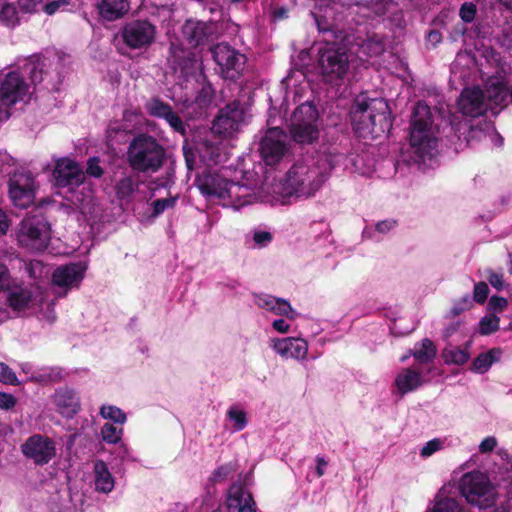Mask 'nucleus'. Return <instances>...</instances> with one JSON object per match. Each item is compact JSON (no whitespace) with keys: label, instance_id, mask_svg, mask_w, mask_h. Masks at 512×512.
I'll return each mask as SVG.
<instances>
[{"label":"nucleus","instance_id":"nucleus-12","mask_svg":"<svg viewBox=\"0 0 512 512\" xmlns=\"http://www.w3.org/2000/svg\"><path fill=\"white\" fill-rule=\"evenodd\" d=\"M287 150V134L278 127L269 128L260 141L259 151L266 165L278 164Z\"/></svg>","mask_w":512,"mask_h":512},{"label":"nucleus","instance_id":"nucleus-52","mask_svg":"<svg viewBox=\"0 0 512 512\" xmlns=\"http://www.w3.org/2000/svg\"><path fill=\"white\" fill-rule=\"evenodd\" d=\"M84 173L90 177L101 178L104 174V169L100 166V159L98 157H90Z\"/></svg>","mask_w":512,"mask_h":512},{"label":"nucleus","instance_id":"nucleus-36","mask_svg":"<svg viewBox=\"0 0 512 512\" xmlns=\"http://www.w3.org/2000/svg\"><path fill=\"white\" fill-rule=\"evenodd\" d=\"M469 343L466 344V347L462 348L459 346H451L447 347L442 351V357L446 364H455V365H463L465 364L469 358L470 354L468 352Z\"/></svg>","mask_w":512,"mask_h":512},{"label":"nucleus","instance_id":"nucleus-26","mask_svg":"<svg viewBox=\"0 0 512 512\" xmlns=\"http://www.w3.org/2000/svg\"><path fill=\"white\" fill-rule=\"evenodd\" d=\"M422 384V374L411 368L403 369L395 379V385L401 395L417 390Z\"/></svg>","mask_w":512,"mask_h":512},{"label":"nucleus","instance_id":"nucleus-48","mask_svg":"<svg viewBox=\"0 0 512 512\" xmlns=\"http://www.w3.org/2000/svg\"><path fill=\"white\" fill-rule=\"evenodd\" d=\"M170 125L173 131L180 133L181 135L186 134V127L181 117L171 109L166 117L163 118Z\"/></svg>","mask_w":512,"mask_h":512},{"label":"nucleus","instance_id":"nucleus-18","mask_svg":"<svg viewBox=\"0 0 512 512\" xmlns=\"http://www.w3.org/2000/svg\"><path fill=\"white\" fill-rule=\"evenodd\" d=\"M457 104L463 115L472 118L482 116L487 110L485 94L483 90L477 86L464 88L458 98Z\"/></svg>","mask_w":512,"mask_h":512},{"label":"nucleus","instance_id":"nucleus-4","mask_svg":"<svg viewBox=\"0 0 512 512\" xmlns=\"http://www.w3.org/2000/svg\"><path fill=\"white\" fill-rule=\"evenodd\" d=\"M348 52L344 41L320 44L317 53V67L326 83L338 84L344 79L350 66Z\"/></svg>","mask_w":512,"mask_h":512},{"label":"nucleus","instance_id":"nucleus-1","mask_svg":"<svg viewBox=\"0 0 512 512\" xmlns=\"http://www.w3.org/2000/svg\"><path fill=\"white\" fill-rule=\"evenodd\" d=\"M350 121L355 134L360 138L376 139L389 133L393 127V116L386 100L358 95L350 110Z\"/></svg>","mask_w":512,"mask_h":512},{"label":"nucleus","instance_id":"nucleus-14","mask_svg":"<svg viewBox=\"0 0 512 512\" xmlns=\"http://www.w3.org/2000/svg\"><path fill=\"white\" fill-rule=\"evenodd\" d=\"M181 33L190 47H204L214 41L216 26L212 21L189 18L183 23Z\"/></svg>","mask_w":512,"mask_h":512},{"label":"nucleus","instance_id":"nucleus-19","mask_svg":"<svg viewBox=\"0 0 512 512\" xmlns=\"http://www.w3.org/2000/svg\"><path fill=\"white\" fill-rule=\"evenodd\" d=\"M56 411L64 418L72 419L80 410L81 402L78 393L68 386L58 387L52 395Z\"/></svg>","mask_w":512,"mask_h":512},{"label":"nucleus","instance_id":"nucleus-11","mask_svg":"<svg viewBox=\"0 0 512 512\" xmlns=\"http://www.w3.org/2000/svg\"><path fill=\"white\" fill-rule=\"evenodd\" d=\"M123 43L131 49L149 47L156 38V26L148 20L135 19L121 29Z\"/></svg>","mask_w":512,"mask_h":512},{"label":"nucleus","instance_id":"nucleus-46","mask_svg":"<svg viewBox=\"0 0 512 512\" xmlns=\"http://www.w3.org/2000/svg\"><path fill=\"white\" fill-rule=\"evenodd\" d=\"M176 204V198L169 197V198H161L156 199L151 203L152 206V212L151 217H158L161 215L166 209L173 208Z\"/></svg>","mask_w":512,"mask_h":512},{"label":"nucleus","instance_id":"nucleus-31","mask_svg":"<svg viewBox=\"0 0 512 512\" xmlns=\"http://www.w3.org/2000/svg\"><path fill=\"white\" fill-rule=\"evenodd\" d=\"M95 488L99 492L108 493L114 488V479L103 460L94 463Z\"/></svg>","mask_w":512,"mask_h":512},{"label":"nucleus","instance_id":"nucleus-35","mask_svg":"<svg viewBox=\"0 0 512 512\" xmlns=\"http://www.w3.org/2000/svg\"><path fill=\"white\" fill-rule=\"evenodd\" d=\"M322 180L319 179L318 173L316 170H310L308 168V172L306 175L301 178L300 190L298 197L308 198L313 196L316 191L321 187Z\"/></svg>","mask_w":512,"mask_h":512},{"label":"nucleus","instance_id":"nucleus-24","mask_svg":"<svg viewBox=\"0 0 512 512\" xmlns=\"http://www.w3.org/2000/svg\"><path fill=\"white\" fill-rule=\"evenodd\" d=\"M274 350L283 357L301 359L307 354V342L301 338H284L274 342Z\"/></svg>","mask_w":512,"mask_h":512},{"label":"nucleus","instance_id":"nucleus-56","mask_svg":"<svg viewBox=\"0 0 512 512\" xmlns=\"http://www.w3.org/2000/svg\"><path fill=\"white\" fill-rule=\"evenodd\" d=\"M0 381L11 385L18 383L16 374L8 365L4 363H0Z\"/></svg>","mask_w":512,"mask_h":512},{"label":"nucleus","instance_id":"nucleus-29","mask_svg":"<svg viewBox=\"0 0 512 512\" xmlns=\"http://www.w3.org/2000/svg\"><path fill=\"white\" fill-rule=\"evenodd\" d=\"M139 186L138 175H124L114 185L115 196L120 201H130Z\"/></svg>","mask_w":512,"mask_h":512},{"label":"nucleus","instance_id":"nucleus-63","mask_svg":"<svg viewBox=\"0 0 512 512\" xmlns=\"http://www.w3.org/2000/svg\"><path fill=\"white\" fill-rule=\"evenodd\" d=\"M271 17L274 22L286 20L289 18V10L285 6H276L271 11Z\"/></svg>","mask_w":512,"mask_h":512},{"label":"nucleus","instance_id":"nucleus-34","mask_svg":"<svg viewBox=\"0 0 512 512\" xmlns=\"http://www.w3.org/2000/svg\"><path fill=\"white\" fill-rule=\"evenodd\" d=\"M501 355L500 349H490L487 352L480 353L472 362L471 370L476 373L483 374L489 370L494 362Z\"/></svg>","mask_w":512,"mask_h":512},{"label":"nucleus","instance_id":"nucleus-55","mask_svg":"<svg viewBox=\"0 0 512 512\" xmlns=\"http://www.w3.org/2000/svg\"><path fill=\"white\" fill-rule=\"evenodd\" d=\"M489 287L485 282H478L474 286L473 299L479 304H483L488 297Z\"/></svg>","mask_w":512,"mask_h":512},{"label":"nucleus","instance_id":"nucleus-61","mask_svg":"<svg viewBox=\"0 0 512 512\" xmlns=\"http://www.w3.org/2000/svg\"><path fill=\"white\" fill-rule=\"evenodd\" d=\"M507 305V299L500 296H492L488 303L489 309L497 312H502L507 307Z\"/></svg>","mask_w":512,"mask_h":512},{"label":"nucleus","instance_id":"nucleus-60","mask_svg":"<svg viewBox=\"0 0 512 512\" xmlns=\"http://www.w3.org/2000/svg\"><path fill=\"white\" fill-rule=\"evenodd\" d=\"M256 304L258 307L271 312L273 305L277 304V297L272 295H259L256 298Z\"/></svg>","mask_w":512,"mask_h":512},{"label":"nucleus","instance_id":"nucleus-40","mask_svg":"<svg viewBox=\"0 0 512 512\" xmlns=\"http://www.w3.org/2000/svg\"><path fill=\"white\" fill-rule=\"evenodd\" d=\"M44 66L40 59L30 60L24 65V70L29 75L33 85L40 84L43 81Z\"/></svg>","mask_w":512,"mask_h":512},{"label":"nucleus","instance_id":"nucleus-22","mask_svg":"<svg viewBox=\"0 0 512 512\" xmlns=\"http://www.w3.org/2000/svg\"><path fill=\"white\" fill-rule=\"evenodd\" d=\"M170 51L171 54L168 61L174 72H179L181 75L186 76L194 71L196 64V55L194 52L174 45L170 47Z\"/></svg>","mask_w":512,"mask_h":512},{"label":"nucleus","instance_id":"nucleus-25","mask_svg":"<svg viewBox=\"0 0 512 512\" xmlns=\"http://www.w3.org/2000/svg\"><path fill=\"white\" fill-rule=\"evenodd\" d=\"M255 198V194L249 186L233 181H230L227 194H225V200H228L236 210L253 203Z\"/></svg>","mask_w":512,"mask_h":512},{"label":"nucleus","instance_id":"nucleus-23","mask_svg":"<svg viewBox=\"0 0 512 512\" xmlns=\"http://www.w3.org/2000/svg\"><path fill=\"white\" fill-rule=\"evenodd\" d=\"M33 300L32 290L22 283L13 282L7 290V305L17 312L25 311Z\"/></svg>","mask_w":512,"mask_h":512},{"label":"nucleus","instance_id":"nucleus-28","mask_svg":"<svg viewBox=\"0 0 512 512\" xmlns=\"http://www.w3.org/2000/svg\"><path fill=\"white\" fill-rule=\"evenodd\" d=\"M129 4L127 0H102L98 4L100 16L107 21L120 19L127 13Z\"/></svg>","mask_w":512,"mask_h":512},{"label":"nucleus","instance_id":"nucleus-9","mask_svg":"<svg viewBox=\"0 0 512 512\" xmlns=\"http://www.w3.org/2000/svg\"><path fill=\"white\" fill-rule=\"evenodd\" d=\"M459 491L471 504H478L480 507H487L492 504L487 497L491 491L490 481L480 471L465 473L459 481Z\"/></svg>","mask_w":512,"mask_h":512},{"label":"nucleus","instance_id":"nucleus-42","mask_svg":"<svg viewBox=\"0 0 512 512\" xmlns=\"http://www.w3.org/2000/svg\"><path fill=\"white\" fill-rule=\"evenodd\" d=\"M100 414L105 419H110L117 424H123L126 421V414L118 407L112 405H103Z\"/></svg>","mask_w":512,"mask_h":512},{"label":"nucleus","instance_id":"nucleus-44","mask_svg":"<svg viewBox=\"0 0 512 512\" xmlns=\"http://www.w3.org/2000/svg\"><path fill=\"white\" fill-rule=\"evenodd\" d=\"M215 95L214 88L211 83L205 82L201 89L198 91L195 101L196 103L202 107L211 103Z\"/></svg>","mask_w":512,"mask_h":512},{"label":"nucleus","instance_id":"nucleus-10","mask_svg":"<svg viewBox=\"0 0 512 512\" xmlns=\"http://www.w3.org/2000/svg\"><path fill=\"white\" fill-rule=\"evenodd\" d=\"M9 198L14 206L26 209L35 199V178L30 171L18 170L8 180Z\"/></svg>","mask_w":512,"mask_h":512},{"label":"nucleus","instance_id":"nucleus-43","mask_svg":"<svg viewBox=\"0 0 512 512\" xmlns=\"http://www.w3.org/2000/svg\"><path fill=\"white\" fill-rule=\"evenodd\" d=\"M103 441L109 444H116L121 440L122 429L110 423H105L101 429Z\"/></svg>","mask_w":512,"mask_h":512},{"label":"nucleus","instance_id":"nucleus-53","mask_svg":"<svg viewBox=\"0 0 512 512\" xmlns=\"http://www.w3.org/2000/svg\"><path fill=\"white\" fill-rule=\"evenodd\" d=\"M476 13V5L472 2H465L460 7L459 16L463 22L470 23L474 20Z\"/></svg>","mask_w":512,"mask_h":512},{"label":"nucleus","instance_id":"nucleus-7","mask_svg":"<svg viewBox=\"0 0 512 512\" xmlns=\"http://www.w3.org/2000/svg\"><path fill=\"white\" fill-rule=\"evenodd\" d=\"M28 85L20 73L11 71L0 83V122L10 117V108L25 99Z\"/></svg>","mask_w":512,"mask_h":512},{"label":"nucleus","instance_id":"nucleus-16","mask_svg":"<svg viewBox=\"0 0 512 512\" xmlns=\"http://www.w3.org/2000/svg\"><path fill=\"white\" fill-rule=\"evenodd\" d=\"M21 449L22 453L37 465L47 464L56 455L54 441L40 434L30 436Z\"/></svg>","mask_w":512,"mask_h":512},{"label":"nucleus","instance_id":"nucleus-3","mask_svg":"<svg viewBox=\"0 0 512 512\" xmlns=\"http://www.w3.org/2000/svg\"><path fill=\"white\" fill-rule=\"evenodd\" d=\"M126 155L132 171L153 174L163 167L166 149L153 135L140 132L130 140Z\"/></svg>","mask_w":512,"mask_h":512},{"label":"nucleus","instance_id":"nucleus-30","mask_svg":"<svg viewBox=\"0 0 512 512\" xmlns=\"http://www.w3.org/2000/svg\"><path fill=\"white\" fill-rule=\"evenodd\" d=\"M289 133L291 139L300 145L313 144L319 138L318 126L289 124Z\"/></svg>","mask_w":512,"mask_h":512},{"label":"nucleus","instance_id":"nucleus-8","mask_svg":"<svg viewBox=\"0 0 512 512\" xmlns=\"http://www.w3.org/2000/svg\"><path fill=\"white\" fill-rule=\"evenodd\" d=\"M211 52L225 80L236 82L242 77L247 61L244 54L228 44H217Z\"/></svg>","mask_w":512,"mask_h":512},{"label":"nucleus","instance_id":"nucleus-39","mask_svg":"<svg viewBox=\"0 0 512 512\" xmlns=\"http://www.w3.org/2000/svg\"><path fill=\"white\" fill-rule=\"evenodd\" d=\"M508 88L501 82L491 84L487 89V98L497 106H506Z\"/></svg>","mask_w":512,"mask_h":512},{"label":"nucleus","instance_id":"nucleus-59","mask_svg":"<svg viewBox=\"0 0 512 512\" xmlns=\"http://www.w3.org/2000/svg\"><path fill=\"white\" fill-rule=\"evenodd\" d=\"M442 447V441L440 439H432L428 441L421 449L420 455L424 458L433 455L435 452L440 450Z\"/></svg>","mask_w":512,"mask_h":512},{"label":"nucleus","instance_id":"nucleus-64","mask_svg":"<svg viewBox=\"0 0 512 512\" xmlns=\"http://www.w3.org/2000/svg\"><path fill=\"white\" fill-rule=\"evenodd\" d=\"M16 405V398L9 393L0 392V408L10 410Z\"/></svg>","mask_w":512,"mask_h":512},{"label":"nucleus","instance_id":"nucleus-5","mask_svg":"<svg viewBox=\"0 0 512 512\" xmlns=\"http://www.w3.org/2000/svg\"><path fill=\"white\" fill-rule=\"evenodd\" d=\"M16 239L22 248L43 252L51 241V225L44 215L27 216L18 224Z\"/></svg>","mask_w":512,"mask_h":512},{"label":"nucleus","instance_id":"nucleus-49","mask_svg":"<svg viewBox=\"0 0 512 512\" xmlns=\"http://www.w3.org/2000/svg\"><path fill=\"white\" fill-rule=\"evenodd\" d=\"M271 312L279 316H286L287 318L294 319V310L292 306L283 298H277V304L273 305Z\"/></svg>","mask_w":512,"mask_h":512},{"label":"nucleus","instance_id":"nucleus-45","mask_svg":"<svg viewBox=\"0 0 512 512\" xmlns=\"http://www.w3.org/2000/svg\"><path fill=\"white\" fill-rule=\"evenodd\" d=\"M433 512H464L458 502L453 498H443L437 501Z\"/></svg>","mask_w":512,"mask_h":512},{"label":"nucleus","instance_id":"nucleus-32","mask_svg":"<svg viewBox=\"0 0 512 512\" xmlns=\"http://www.w3.org/2000/svg\"><path fill=\"white\" fill-rule=\"evenodd\" d=\"M437 349L433 341L424 338L421 342H417L413 349L409 350L416 361L420 364H428L436 357Z\"/></svg>","mask_w":512,"mask_h":512},{"label":"nucleus","instance_id":"nucleus-47","mask_svg":"<svg viewBox=\"0 0 512 512\" xmlns=\"http://www.w3.org/2000/svg\"><path fill=\"white\" fill-rule=\"evenodd\" d=\"M170 125L173 131L180 133L181 135L186 134V127L181 117L171 109L166 117L163 118Z\"/></svg>","mask_w":512,"mask_h":512},{"label":"nucleus","instance_id":"nucleus-54","mask_svg":"<svg viewBox=\"0 0 512 512\" xmlns=\"http://www.w3.org/2000/svg\"><path fill=\"white\" fill-rule=\"evenodd\" d=\"M70 4V0H47L44 6V12L53 15L58 11H64Z\"/></svg>","mask_w":512,"mask_h":512},{"label":"nucleus","instance_id":"nucleus-21","mask_svg":"<svg viewBox=\"0 0 512 512\" xmlns=\"http://www.w3.org/2000/svg\"><path fill=\"white\" fill-rule=\"evenodd\" d=\"M226 505L229 511L257 512L253 494L242 484L233 483L227 492Z\"/></svg>","mask_w":512,"mask_h":512},{"label":"nucleus","instance_id":"nucleus-13","mask_svg":"<svg viewBox=\"0 0 512 512\" xmlns=\"http://www.w3.org/2000/svg\"><path fill=\"white\" fill-rule=\"evenodd\" d=\"M245 112L239 100H233L219 110L213 121L212 130L219 135L229 136L237 132L244 121Z\"/></svg>","mask_w":512,"mask_h":512},{"label":"nucleus","instance_id":"nucleus-50","mask_svg":"<svg viewBox=\"0 0 512 512\" xmlns=\"http://www.w3.org/2000/svg\"><path fill=\"white\" fill-rule=\"evenodd\" d=\"M202 156L211 163L217 164L221 160V153L218 146L205 142L202 149Z\"/></svg>","mask_w":512,"mask_h":512},{"label":"nucleus","instance_id":"nucleus-37","mask_svg":"<svg viewBox=\"0 0 512 512\" xmlns=\"http://www.w3.org/2000/svg\"><path fill=\"white\" fill-rule=\"evenodd\" d=\"M0 22L6 26L18 24V10L14 3L0 0Z\"/></svg>","mask_w":512,"mask_h":512},{"label":"nucleus","instance_id":"nucleus-20","mask_svg":"<svg viewBox=\"0 0 512 512\" xmlns=\"http://www.w3.org/2000/svg\"><path fill=\"white\" fill-rule=\"evenodd\" d=\"M196 185L200 192L205 196H214L219 199L225 200V194L230 181L222 177L216 172L204 169L195 180Z\"/></svg>","mask_w":512,"mask_h":512},{"label":"nucleus","instance_id":"nucleus-51","mask_svg":"<svg viewBox=\"0 0 512 512\" xmlns=\"http://www.w3.org/2000/svg\"><path fill=\"white\" fill-rule=\"evenodd\" d=\"M230 420L235 422L234 427L236 430H242L247 424L246 413L242 410L230 408L227 412Z\"/></svg>","mask_w":512,"mask_h":512},{"label":"nucleus","instance_id":"nucleus-27","mask_svg":"<svg viewBox=\"0 0 512 512\" xmlns=\"http://www.w3.org/2000/svg\"><path fill=\"white\" fill-rule=\"evenodd\" d=\"M318 118L319 114L316 106L313 103L305 102L297 106L294 110L290 119V124L297 126H318Z\"/></svg>","mask_w":512,"mask_h":512},{"label":"nucleus","instance_id":"nucleus-57","mask_svg":"<svg viewBox=\"0 0 512 512\" xmlns=\"http://www.w3.org/2000/svg\"><path fill=\"white\" fill-rule=\"evenodd\" d=\"M13 282L14 280L10 275L8 267L5 264L0 263V292H7Z\"/></svg>","mask_w":512,"mask_h":512},{"label":"nucleus","instance_id":"nucleus-41","mask_svg":"<svg viewBox=\"0 0 512 512\" xmlns=\"http://www.w3.org/2000/svg\"><path fill=\"white\" fill-rule=\"evenodd\" d=\"M500 319L495 314L484 316L479 322L481 335H491L499 330Z\"/></svg>","mask_w":512,"mask_h":512},{"label":"nucleus","instance_id":"nucleus-33","mask_svg":"<svg viewBox=\"0 0 512 512\" xmlns=\"http://www.w3.org/2000/svg\"><path fill=\"white\" fill-rule=\"evenodd\" d=\"M308 172L306 165H293L286 174V189L289 195L299 196L301 178Z\"/></svg>","mask_w":512,"mask_h":512},{"label":"nucleus","instance_id":"nucleus-38","mask_svg":"<svg viewBox=\"0 0 512 512\" xmlns=\"http://www.w3.org/2000/svg\"><path fill=\"white\" fill-rule=\"evenodd\" d=\"M147 113L155 118L163 119L172 109L171 105L159 97L151 98L145 105Z\"/></svg>","mask_w":512,"mask_h":512},{"label":"nucleus","instance_id":"nucleus-58","mask_svg":"<svg viewBox=\"0 0 512 512\" xmlns=\"http://www.w3.org/2000/svg\"><path fill=\"white\" fill-rule=\"evenodd\" d=\"M231 472L232 467L230 464L221 465L213 471L210 480L215 483L222 482L227 479Z\"/></svg>","mask_w":512,"mask_h":512},{"label":"nucleus","instance_id":"nucleus-17","mask_svg":"<svg viewBox=\"0 0 512 512\" xmlns=\"http://www.w3.org/2000/svg\"><path fill=\"white\" fill-rule=\"evenodd\" d=\"M86 266L80 262L58 266L52 273V284L63 290V295L78 289L84 279Z\"/></svg>","mask_w":512,"mask_h":512},{"label":"nucleus","instance_id":"nucleus-15","mask_svg":"<svg viewBox=\"0 0 512 512\" xmlns=\"http://www.w3.org/2000/svg\"><path fill=\"white\" fill-rule=\"evenodd\" d=\"M52 175L55 185L59 188L78 187L85 181V173L81 165L68 157L55 161Z\"/></svg>","mask_w":512,"mask_h":512},{"label":"nucleus","instance_id":"nucleus-6","mask_svg":"<svg viewBox=\"0 0 512 512\" xmlns=\"http://www.w3.org/2000/svg\"><path fill=\"white\" fill-rule=\"evenodd\" d=\"M342 7L341 0H320L311 12L322 37L320 44L346 40L347 33L336 24V15Z\"/></svg>","mask_w":512,"mask_h":512},{"label":"nucleus","instance_id":"nucleus-2","mask_svg":"<svg viewBox=\"0 0 512 512\" xmlns=\"http://www.w3.org/2000/svg\"><path fill=\"white\" fill-rule=\"evenodd\" d=\"M433 116L424 101H418L410 120V145L416 162L425 163L438 153V139L432 132Z\"/></svg>","mask_w":512,"mask_h":512},{"label":"nucleus","instance_id":"nucleus-62","mask_svg":"<svg viewBox=\"0 0 512 512\" xmlns=\"http://www.w3.org/2000/svg\"><path fill=\"white\" fill-rule=\"evenodd\" d=\"M470 304L471 302L469 300V297H464L460 302L455 303L454 306L451 308L449 312L450 317H456L460 315L462 312L469 308Z\"/></svg>","mask_w":512,"mask_h":512}]
</instances>
